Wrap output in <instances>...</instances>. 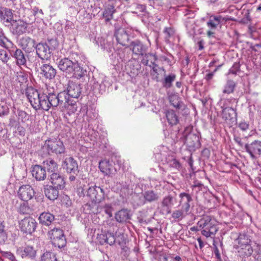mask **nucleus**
<instances>
[{
    "mask_svg": "<svg viewBox=\"0 0 261 261\" xmlns=\"http://www.w3.org/2000/svg\"><path fill=\"white\" fill-rule=\"evenodd\" d=\"M9 124L11 126H15V125H16V120H15V118L14 116L12 117L11 118H10V124Z\"/></svg>",
    "mask_w": 261,
    "mask_h": 261,
    "instance_id": "59",
    "label": "nucleus"
},
{
    "mask_svg": "<svg viewBox=\"0 0 261 261\" xmlns=\"http://www.w3.org/2000/svg\"><path fill=\"white\" fill-rule=\"evenodd\" d=\"M118 244L121 246V249L125 252L127 251L128 248L125 246L126 240L124 239L123 236H119L118 240Z\"/></svg>",
    "mask_w": 261,
    "mask_h": 261,
    "instance_id": "51",
    "label": "nucleus"
},
{
    "mask_svg": "<svg viewBox=\"0 0 261 261\" xmlns=\"http://www.w3.org/2000/svg\"><path fill=\"white\" fill-rule=\"evenodd\" d=\"M114 163L112 161L104 160L99 163V168L101 172L105 175H110L116 172V169L114 167Z\"/></svg>",
    "mask_w": 261,
    "mask_h": 261,
    "instance_id": "14",
    "label": "nucleus"
},
{
    "mask_svg": "<svg viewBox=\"0 0 261 261\" xmlns=\"http://www.w3.org/2000/svg\"><path fill=\"white\" fill-rule=\"evenodd\" d=\"M131 46L133 53L136 55L143 56L146 51L145 46L138 40L132 42Z\"/></svg>",
    "mask_w": 261,
    "mask_h": 261,
    "instance_id": "27",
    "label": "nucleus"
},
{
    "mask_svg": "<svg viewBox=\"0 0 261 261\" xmlns=\"http://www.w3.org/2000/svg\"><path fill=\"white\" fill-rule=\"evenodd\" d=\"M38 220L42 225L49 226L54 221L55 216L48 212H43L40 215Z\"/></svg>",
    "mask_w": 261,
    "mask_h": 261,
    "instance_id": "24",
    "label": "nucleus"
},
{
    "mask_svg": "<svg viewBox=\"0 0 261 261\" xmlns=\"http://www.w3.org/2000/svg\"><path fill=\"white\" fill-rule=\"evenodd\" d=\"M221 18L220 16H211L209 20L206 22V25L210 29L206 32L207 36L208 38L214 37L215 34L214 30L221 23Z\"/></svg>",
    "mask_w": 261,
    "mask_h": 261,
    "instance_id": "15",
    "label": "nucleus"
},
{
    "mask_svg": "<svg viewBox=\"0 0 261 261\" xmlns=\"http://www.w3.org/2000/svg\"><path fill=\"white\" fill-rule=\"evenodd\" d=\"M136 10H138L140 12H143L146 10L145 5L138 4L136 6Z\"/></svg>",
    "mask_w": 261,
    "mask_h": 261,
    "instance_id": "57",
    "label": "nucleus"
},
{
    "mask_svg": "<svg viewBox=\"0 0 261 261\" xmlns=\"http://www.w3.org/2000/svg\"><path fill=\"white\" fill-rule=\"evenodd\" d=\"M59 190V189H57L56 187L49 186L44 189V193L48 199L51 200H55L58 197Z\"/></svg>",
    "mask_w": 261,
    "mask_h": 261,
    "instance_id": "28",
    "label": "nucleus"
},
{
    "mask_svg": "<svg viewBox=\"0 0 261 261\" xmlns=\"http://www.w3.org/2000/svg\"><path fill=\"white\" fill-rule=\"evenodd\" d=\"M19 212L23 214H29L32 212V210L29 206L27 202H25L20 205Z\"/></svg>",
    "mask_w": 261,
    "mask_h": 261,
    "instance_id": "48",
    "label": "nucleus"
},
{
    "mask_svg": "<svg viewBox=\"0 0 261 261\" xmlns=\"http://www.w3.org/2000/svg\"><path fill=\"white\" fill-rule=\"evenodd\" d=\"M64 108L65 109L69 115L74 114L77 109V106L76 103L74 101L70 100V102L66 103V105H64Z\"/></svg>",
    "mask_w": 261,
    "mask_h": 261,
    "instance_id": "40",
    "label": "nucleus"
},
{
    "mask_svg": "<svg viewBox=\"0 0 261 261\" xmlns=\"http://www.w3.org/2000/svg\"><path fill=\"white\" fill-rule=\"evenodd\" d=\"M42 73L46 79H52L56 74V70L49 64H43L41 67Z\"/></svg>",
    "mask_w": 261,
    "mask_h": 261,
    "instance_id": "26",
    "label": "nucleus"
},
{
    "mask_svg": "<svg viewBox=\"0 0 261 261\" xmlns=\"http://www.w3.org/2000/svg\"><path fill=\"white\" fill-rule=\"evenodd\" d=\"M197 44L198 45L199 50H202L204 48L203 40H201L198 41Z\"/></svg>",
    "mask_w": 261,
    "mask_h": 261,
    "instance_id": "60",
    "label": "nucleus"
},
{
    "mask_svg": "<svg viewBox=\"0 0 261 261\" xmlns=\"http://www.w3.org/2000/svg\"><path fill=\"white\" fill-rule=\"evenodd\" d=\"M7 240V235L5 230V226L0 223V244L5 243Z\"/></svg>",
    "mask_w": 261,
    "mask_h": 261,
    "instance_id": "46",
    "label": "nucleus"
},
{
    "mask_svg": "<svg viewBox=\"0 0 261 261\" xmlns=\"http://www.w3.org/2000/svg\"><path fill=\"white\" fill-rule=\"evenodd\" d=\"M9 59V57L6 51L3 49L0 50V60L6 63L8 62Z\"/></svg>",
    "mask_w": 261,
    "mask_h": 261,
    "instance_id": "54",
    "label": "nucleus"
},
{
    "mask_svg": "<svg viewBox=\"0 0 261 261\" xmlns=\"http://www.w3.org/2000/svg\"><path fill=\"white\" fill-rule=\"evenodd\" d=\"M41 261H58L56 255L51 252H44L41 257Z\"/></svg>",
    "mask_w": 261,
    "mask_h": 261,
    "instance_id": "42",
    "label": "nucleus"
},
{
    "mask_svg": "<svg viewBox=\"0 0 261 261\" xmlns=\"http://www.w3.org/2000/svg\"><path fill=\"white\" fill-rule=\"evenodd\" d=\"M235 141L240 146H243V143L242 142L241 139H239V138H237V139H235Z\"/></svg>",
    "mask_w": 261,
    "mask_h": 261,
    "instance_id": "62",
    "label": "nucleus"
},
{
    "mask_svg": "<svg viewBox=\"0 0 261 261\" xmlns=\"http://www.w3.org/2000/svg\"><path fill=\"white\" fill-rule=\"evenodd\" d=\"M117 42L123 46H127L128 43L129 37L126 31L124 29H118L116 33Z\"/></svg>",
    "mask_w": 261,
    "mask_h": 261,
    "instance_id": "23",
    "label": "nucleus"
},
{
    "mask_svg": "<svg viewBox=\"0 0 261 261\" xmlns=\"http://www.w3.org/2000/svg\"><path fill=\"white\" fill-rule=\"evenodd\" d=\"M43 151L48 154H59L64 153L65 148L63 142L57 138H50L46 140L42 147Z\"/></svg>",
    "mask_w": 261,
    "mask_h": 261,
    "instance_id": "7",
    "label": "nucleus"
},
{
    "mask_svg": "<svg viewBox=\"0 0 261 261\" xmlns=\"http://www.w3.org/2000/svg\"><path fill=\"white\" fill-rule=\"evenodd\" d=\"M166 71L164 67H160L158 65L156 64L152 66V73H151L154 76V79L158 81L160 75L165 76Z\"/></svg>",
    "mask_w": 261,
    "mask_h": 261,
    "instance_id": "35",
    "label": "nucleus"
},
{
    "mask_svg": "<svg viewBox=\"0 0 261 261\" xmlns=\"http://www.w3.org/2000/svg\"><path fill=\"white\" fill-rule=\"evenodd\" d=\"M239 127L243 131H246L249 129V124L245 121H241L239 124Z\"/></svg>",
    "mask_w": 261,
    "mask_h": 261,
    "instance_id": "56",
    "label": "nucleus"
},
{
    "mask_svg": "<svg viewBox=\"0 0 261 261\" xmlns=\"http://www.w3.org/2000/svg\"><path fill=\"white\" fill-rule=\"evenodd\" d=\"M0 45L6 48H10L13 45L12 42L5 36L2 30H0Z\"/></svg>",
    "mask_w": 261,
    "mask_h": 261,
    "instance_id": "38",
    "label": "nucleus"
},
{
    "mask_svg": "<svg viewBox=\"0 0 261 261\" xmlns=\"http://www.w3.org/2000/svg\"><path fill=\"white\" fill-rule=\"evenodd\" d=\"M176 75L174 74H171L166 76L163 81V86L166 88H170L172 86V82L175 81Z\"/></svg>",
    "mask_w": 261,
    "mask_h": 261,
    "instance_id": "43",
    "label": "nucleus"
},
{
    "mask_svg": "<svg viewBox=\"0 0 261 261\" xmlns=\"http://www.w3.org/2000/svg\"><path fill=\"white\" fill-rule=\"evenodd\" d=\"M215 253L217 258H220V254L217 248L215 250Z\"/></svg>",
    "mask_w": 261,
    "mask_h": 261,
    "instance_id": "63",
    "label": "nucleus"
},
{
    "mask_svg": "<svg viewBox=\"0 0 261 261\" xmlns=\"http://www.w3.org/2000/svg\"><path fill=\"white\" fill-rule=\"evenodd\" d=\"M43 165L44 168H46L49 172H56L58 170V165L57 163L53 159L46 160L44 161Z\"/></svg>",
    "mask_w": 261,
    "mask_h": 261,
    "instance_id": "33",
    "label": "nucleus"
},
{
    "mask_svg": "<svg viewBox=\"0 0 261 261\" xmlns=\"http://www.w3.org/2000/svg\"><path fill=\"white\" fill-rule=\"evenodd\" d=\"M256 248L254 254V258L256 261H261V244H255Z\"/></svg>",
    "mask_w": 261,
    "mask_h": 261,
    "instance_id": "50",
    "label": "nucleus"
},
{
    "mask_svg": "<svg viewBox=\"0 0 261 261\" xmlns=\"http://www.w3.org/2000/svg\"><path fill=\"white\" fill-rule=\"evenodd\" d=\"M13 17L12 11L9 9L4 8L0 12L1 19L7 22H10L12 25L16 22V20L13 19Z\"/></svg>",
    "mask_w": 261,
    "mask_h": 261,
    "instance_id": "25",
    "label": "nucleus"
},
{
    "mask_svg": "<svg viewBox=\"0 0 261 261\" xmlns=\"http://www.w3.org/2000/svg\"><path fill=\"white\" fill-rule=\"evenodd\" d=\"M3 256L11 261H15V256L14 255L9 251L4 252L3 253Z\"/></svg>",
    "mask_w": 261,
    "mask_h": 261,
    "instance_id": "55",
    "label": "nucleus"
},
{
    "mask_svg": "<svg viewBox=\"0 0 261 261\" xmlns=\"http://www.w3.org/2000/svg\"><path fill=\"white\" fill-rule=\"evenodd\" d=\"M86 196L91 201V203L86 204L90 212L94 214L100 213L102 207L99 206V203L105 198L103 190L96 186H91L87 190Z\"/></svg>",
    "mask_w": 261,
    "mask_h": 261,
    "instance_id": "2",
    "label": "nucleus"
},
{
    "mask_svg": "<svg viewBox=\"0 0 261 261\" xmlns=\"http://www.w3.org/2000/svg\"><path fill=\"white\" fill-rule=\"evenodd\" d=\"M19 44L23 49L29 51L35 46V42L30 37H25L20 40Z\"/></svg>",
    "mask_w": 261,
    "mask_h": 261,
    "instance_id": "29",
    "label": "nucleus"
},
{
    "mask_svg": "<svg viewBox=\"0 0 261 261\" xmlns=\"http://www.w3.org/2000/svg\"><path fill=\"white\" fill-rule=\"evenodd\" d=\"M179 197L180 198L179 203L181 208L187 213L190 207L189 203L192 200V197L190 194L184 192L180 193Z\"/></svg>",
    "mask_w": 261,
    "mask_h": 261,
    "instance_id": "22",
    "label": "nucleus"
},
{
    "mask_svg": "<svg viewBox=\"0 0 261 261\" xmlns=\"http://www.w3.org/2000/svg\"><path fill=\"white\" fill-rule=\"evenodd\" d=\"M50 182L51 186L56 187L60 190L63 189L65 187V181L64 177L57 172L53 173L50 175Z\"/></svg>",
    "mask_w": 261,
    "mask_h": 261,
    "instance_id": "17",
    "label": "nucleus"
},
{
    "mask_svg": "<svg viewBox=\"0 0 261 261\" xmlns=\"http://www.w3.org/2000/svg\"><path fill=\"white\" fill-rule=\"evenodd\" d=\"M115 6L113 5H109L105 9L103 16L107 21H109L113 19V15L115 12Z\"/></svg>",
    "mask_w": 261,
    "mask_h": 261,
    "instance_id": "37",
    "label": "nucleus"
},
{
    "mask_svg": "<svg viewBox=\"0 0 261 261\" xmlns=\"http://www.w3.org/2000/svg\"><path fill=\"white\" fill-rule=\"evenodd\" d=\"M96 114L92 111L87 110L86 114L84 116V119H86V121L88 122H91L96 118Z\"/></svg>",
    "mask_w": 261,
    "mask_h": 261,
    "instance_id": "49",
    "label": "nucleus"
},
{
    "mask_svg": "<svg viewBox=\"0 0 261 261\" xmlns=\"http://www.w3.org/2000/svg\"><path fill=\"white\" fill-rule=\"evenodd\" d=\"M63 167L67 172L74 173L77 170V164L72 157L67 158L63 163Z\"/></svg>",
    "mask_w": 261,
    "mask_h": 261,
    "instance_id": "20",
    "label": "nucleus"
},
{
    "mask_svg": "<svg viewBox=\"0 0 261 261\" xmlns=\"http://www.w3.org/2000/svg\"><path fill=\"white\" fill-rule=\"evenodd\" d=\"M34 195V191L29 185L21 186L17 191V195L19 198L24 202H28L31 199Z\"/></svg>",
    "mask_w": 261,
    "mask_h": 261,
    "instance_id": "10",
    "label": "nucleus"
},
{
    "mask_svg": "<svg viewBox=\"0 0 261 261\" xmlns=\"http://www.w3.org/2000/svg\"><path fill=\"white\" fill-rule=\"evenodd\" d=\"M201 234L206 238L215 236L218 230L216 220L210 216L205 215L197 223Z\"/></svg>",
    "mask_w": 261,
    "mask_h": 261,
    "instance_id": "6",
    "label": "nucleus"
},
{
    "mask_svg": "<svg viewBox=\"0 0 261 261\" xmlns=\"http://www.w3.org/2000/svg\"><path fill=\"white\" fill-rule=\"evenodd\" d=\"M51 244L55 247L62 248L66 245V239L63 231L60 228H54L48 232Z\"/></svg>",
    "mask_w": 261,
    "mask_h": 261,
    "instance_id": "8",
    "label": "nucleus"
},
{
    "mask_svg": "<svg viewBox=\"0 0 261 261\" xmlns=\"http://www.w3.org/2000/svg\"><path fill=\"white\" fill-rule=\"evenodd\" d=\"M222 108V118L225 122L230 125L236 121V113L233 109L229 107Z\"/></svg>",
    "mask_w": 261,
    "mask_h": 261,
    "instance_id": "16",
    "label": "nucleus"
},
{
    "mask_svg": "<svg viewBox=\"0 0 261 261\" xmlns=\"http://www.w3.org/2000/svg\"><path fill=\"white\" fill-rule=\"evenodd\" d=\"M130 216L126 209H122L115 214V218L119 223H123L129 219Z\"/></svg>",
    "mask_w": 261,
    "mask_h": 261,
    "instance_id": "30",
    "label": "nucleus"
},
{
    "mask_svg": "<svg viewBox=\"0 0 261 261\" xmlns=\"http://www.w3.org/2000/svg\"><path fill=\"white\" fill-rule=\"evenodd\" d=\"M37 224L35 219L30 216L25 217L19 222V227L21 231L26 234H31L34 232Z\"/></svg>",
    "mask_w": 261,
    "mask_h": 261,
    "instance_id": "9",
    "label": "nucleus"
},
{
    "mask_svg": "<svg viewBox=\"0 0 261 261\" xmlns=\"http://www.w3.org/2000/svg\"><path fill=\"white\" fill-rule=\"evenodd\" d=\"M26 59L24 56L21 50L17 49V65H19L20 70H23V68L20 65L23 66L27 68L25 65ZM17 83L19 84V88L21 93L22 95L24 94L27 97V92L28 89L30 88H32L31 86L29 87V82L28 80V74L23 71H17Z\"/></svg>",
    "mask_w": 261,
    "mask_h": 261,
    "instance_id": "5",
    "label": "nucleus"
},
{
    "mask_svg": "<svg viewBox=\"0 0 261 261\" xmlns=\"http://www.w3.org/2000/svg\"><path fill=\"white\" fill-rule=\"evenodd\" d=\"M99 239L100 243L101 244L107 243L110 245H112L116 241V238L114 234L109 232L105 234H101L99 236Z\"/></svg>",
    "mask_w": 261,
    "mask_h": 261,
    "instance_id": "31",
    "label": "nucleus"
},
{
    "mask_svg": "<svg viewBox=\"0 0 261 261\" xmlns=\"http://www.w3.org/2000/svg\"><path fill=\"white\" fill-rule=\"evenodd\" d=\"M213 73H208L207 75H206V80H210L211 79H212V78L213 77Z\"/></svg>",
    "mask_w": 261,
    "mask_h": 261,
    "instance_id": "64",
    "label": "nucleus"
},
{
    "mask_svg": "<svg viewBox=\"0 0 261 261\" xmlns=\"http://www.w3.org/2000/svg\"><path fill=\"white\" fill-rule=\"evenodd\" d=\"M36 54L42 60H48L51 57V50L46 44L39 43L36 46Z\"/></svg>",
    "mask_w": 261,
    "mask_h": 261,
    "instance_id": "12",
    "label": "nucleus"
},
{
    "mask_svg": "<svg viewBox=\"0 0 261 261\" xmlns=\"http://www.w3.org/2000/svg\"><path fill=\"white\" fill-rule=\"evenodd\" d=\"M67 94L73 98H78L81 93L80 85L72 81H69L68 84Z\"/></svg>",
    "mask_w": 261,
    "mask_h": 261,
    "instance_id": "18",
    "label": "nucleus"
},
{
    "mask_svg": "<svg viewBox=\"0 0 261 261\" xmlns=\"http://www.w3.org/2000/svg\"><path fill=\"white\" fill-rule=\"evenodd\" d=\"M170 102L176 109H180L181 108L182 102L180 101V98L176 95H173L170 97Z\"/></svg>",
    "mask_w": 261,
    "mask_h": 261,
    "instance_id": "44",
    "label": "nucleus"
},
{
    "mask_svg": "<svg viewBox=\"0 0 261 261\" xmlns=\"http://www.w3.org/2000/svg\"><path fill=\"white\" fill-rule=\"evenodd\" d=\"M156 60L157 57L155 55L152 54H145L142 60V63L145 65H148L150 67L156 65L155 62Z\"/></svg>",
    "mask_w": 261,
    "mask_h": 261,
    "instance_id": "32",
    "label": "nucleus"
},
{
    "mask_svg": "<svg viewBox=\"0 0 261 261\" xmlns=\"http://www.w3.org/2000/svg\"><path fill=\"white\" fill-rule=\"evenodd\" d=\"M185 212L182 208V210H177L172 213V217L175 220H181L184 217V212Z\"/></svg>",
    "mask_w": 261,
    "mask_h": 261,
    "instance_id": "45",
    "label": "nucleus"
},
{
    "mask_svg": "<svg viewBox=\"0 0 261 261\" xmlns=\"http://www.w3.org/2000/svg\"><path fill=\"white\" fill-rule=\"evenodd\" d=\"M36 255V251L33 247L28 246L21 251V255L22 258L28 257L30 258L35 257Z\"/></svg>",
    "mask_w": 261,
    "mask_h": 261,
    "instance_id": "36",
    "label": "nucleus"
},
{
    "mask_svg": "<svg viewBox=\"0 0 261 261\" xmlns=\"http://www.w3.org/2000/svg\"><path fill=\"white\" fill-rule=\"evenodd\" d=\"M52 93L48 95L39 94L38 91L33 88H30L27 92V97L32 107L35 110L42 109L48 111L51 107H54L51 100Z\"/></svg>",
    "mask_w": 261,
    "mask_h": 261,
    "instance_id": "1",
    "label": "nucleus"
},
{
    "mask_svg": "<svg viewBox=\"0 0 261 261\" xmlns=\"http://www.w3.org/2000/svg\"><path fill=\"white\" fill-rule=\"evenodd\" d=\"M236 86V84L233 80H228L224 86L223 93L228 94L232 93L234 92Z\"/></svg>",
    "mask_w": 261,
    "mask_h": 261,
    "instance_id": "39",
    "label": "nucleus"
},
{
    "mask_svg": "<svg viewBox=\"0 0 261 261\" xmlns=\"http://www.w3.org/2000/svg\"><path fill=\"white\" fill-rule=\"evenodd\" d=\"M58 66L60 70L72 76L80 79L84 75L83 69L77 62H73L68 58L61 59L58 63Z\"/></svg>",
    "mask_w": 261,
    "mask_h": 261,
    "instance_id": "4",
    "label": "nucleus"
},
{
    "mask_svg": "<svg viewBox=\"0 0 261 261\" xmlns=\"http://www.w3.org/2000/svg\"><path fill=\"white\" fill-rule=\"evenodd\" d=\"M29 115L23 111H20L18 113V120L19 124L21 122L22 124L26 122L29 120Z\"/></svg>",
    "mask_w": 261,
    "mask_h": 261,
    "instance_id": "47",
    "label": "nucleus"
},
{
    "mask_svg": "<svg viewBox=\"0 0 261 261\" xmlns=\"http://www.w3.org/2000/svg\"><path fill=\"white\" fill-rule=\"evenodd\" d=\"M166 118L169 125L171 126L176 125L179 122V119L176 113L173 110H167L165 112Z\"/></svg>",
    "mask_w": 261,
    "mask_h": 261,
    "instance_id": "21",
    "label": "nucleus"
},
{
    "mask_svg": "<svg viewBox=\"0 0 261 261\" xmlns=\"http://www.w3.org/2000/svg\"><path fill=\"white\" fill-rule=\"evenodd\" d=\"M197 241L199 243V247L201 249L204 247V244L202 241L201 238H197Z\"/></svg>",
    "mask_w": 261,
    "mask_h": 261,
    "instance_id": "61",
    "label": "nucleus"
},
{
    "mask_svg": "<svg viewBox=\"0 0 261 261\" xmlns=\"http://www.w3.org/2000/svg\"><path fill=\"white\" fill-rule=\"evenodd\" d=\"M32 174L37 180H43L46 178V173L44 168L40 165H36L33 167Z\"/></svg>",
    "mask_w": 261,
    "mask_h": 261,
    "instance_id": "19",
    "label": "nucleus"
},
{
    "mask_svg": "<svg viewBox=\"0 0 261 261\" xmlns=\"http://www.w3.org/2000/svg\"><path fill=\"white\" fill-rule=\"evenodd\" d=\"M9 112V108L6 103H0V116L7 115Z\"/></svg>",
    "mask_w": 261,
    "mask_h": 261,
    "instance_id": "53",
    "label": "nucleus"
},
{
    "mask_svg": "<svg viewBox=\"0 0 261 261\" xmlns=\"http://www.w3.org/2000/svg\"><path fill=\"white\" fill-rule=\"evenodd\" d=\"M173 197L171 196L165 197L162 202V205L166 208L167 214L171 213L170 206L172 204Z\"/></svg>",
    "mask_w": 261,
    "mask_h": 261,
    "instance_id": "41",
    "label": "nucleus"
},
{
    "mask_svg": "<svg viewBox=\"0 0 261 261\" xmlns=\"http://www.w3.org/2000/svg\"><path fill=\"white\" fill-rule=\"evenodd\" d=\"M172 166L176 168H179L180 167V164L178 161H177L176 159H173L172 161Z\"/></svg>",
    "mask_w": 261,
    "mask_h": 261,
    "instance_id": "58",
    "label": "nucleus"
},
{
    "mask_svg": "<svg viewBox=\"0 0 261 261\" xmlns=\"http://www.w3.org/2000/svg\"><path fill=\"white\" fill-rule=\"evenodd\" d=\"M104 211L111 218L113 216V207L110 204H106L103 207Z\"/></svg>",
    "mask_w": 261,
    "mask_h": 261,
    "instance_id": "52",
    "label": "nucleus"
},
{
    "mask_svg": "<svg viewBox=\"0 0 261 261\" xmlns=\"http://www.w3.org/2000/svg\"><path fill=\"white\" fill-rule=\"evenodd\" d=\"M245 148L250 157L255 159L257 155L261 154V141L255 140L250 144H246Z\"/></svg>",
    "mask_w": 261,
    "mask_h": 261,
    "instance_id": "11",
    "label": "nucleus"
},
{
    "mask_svg": "<svg viewBox=\"0 0 261 261\" xmlns=\"http://www.w3.org/2000/svg\"><path fill=\"white\" fill-rule=\"evenodd\" d=\"M143 197L145 201L149 202L157 201L159 198L158 194L153 190L145 191L143 194Z\"/></svg>",
    "mask_w": 261,
    "mask_h": 261,
    "instance_id": "34",
    "label": "nucleus"
},
{
    "mask_svg": "<svg viewBox=\"0 0 261 261\" xmlns=\"http://www.w3.org/2000/svg\"><path fill=\"white\" fill-rule=\"evenodd\" d=\"M252 243L250 236L247 234L240 233L234 241V248L240 256L249 257L254 251Z\"/></svg>",
    "mask_w": 261,
    "mask_h": 261,
    "instance_id": "3",
    "label": "nucleus"
},
{
    "mask_svg": "<svg viewBox=\"0 0 261 261\" xmlns=\"http://www.w3.org/2000/svg\"><path fill=\"white\" fill-rule=\"evenodd\" d=\"M66 91H62L56 95L52 93V98L54 107H57L59 105H66V103L70 102L69 97Z\"/></svg>",
    "mask_w": 261,
    "mask_h": 261,
    "instance_id": "13",
    "label": "nucleus"
}]
</instances>
